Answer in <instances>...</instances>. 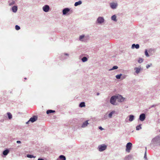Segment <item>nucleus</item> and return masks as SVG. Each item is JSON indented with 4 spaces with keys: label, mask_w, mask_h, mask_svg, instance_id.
<instances>
[{
    "label": "nucleus",
    "mask_w": 160,
    "mask_h": 160,
    "mask_svg": "<svg viewBox=\"0 0 160 160\" xmlns=\"http://www.w3.org/2000/svg\"><path fill=\"white\" fill-rule=\"evenodd\" d=\"M117 95L113 96L111 98L110 102L113 105H115L116 101L117 99Z\"/></svg>",
    "instance_id": "2"
},
{
    "label": "nucleus",
    "mask_w": 160,
    "mask_h": 160,
    "mask_svg": "<svg viewBox=\"0 0 160 160\" xmlns=\"http://www.w3.org/2000/svg\"><path fill=\"white\" fill-rule=\"evenodd\" d=\"M38 119V117L37 116H33L32 117L30 118L29 121H30L32 122H33L36 121Z\"/></svg>",
    "instance_id": "7"
},
{
    "label": "nucleus",
    "mask_w": 160,
    "mask_h": 160,
    "mask_svg": "<svg viewBox=\"0 0 160 160\" xmlns=\"http://www.w3.org/2000/svg\"><path fill=\"white\" fill-rule=\"evenodd\" d=\"M55 112V110H47L46 113L47 114H48L51 113Z\"/></svg>",
    "instance_id": "23"
},
{
    "label": "nucleus",
    "mask_w": 160,
    "mask_h": 160,
    "mask_svg": "<svg viewBox=\"0 0 160 160\" xmlns=\"http://www.w3.org/2000/svg\"><path fill=\"white\" fill-rule=\"evenodd\" d=\"M8 2L9 5L11 6L14 4L15 2L13 0H10L8 1Z\"/></svg>",
    "instance_id": "21"
},
{
    "label": "nucleus",
    "mask_w": 160,
    "mask_h": 160,
    "mask_svg": "<svg viewBox=\"0 0 160 160\" xmlns=\"http://www.w3.org/2000/svg\"><path fill=\"white\" fill-rule=\"evenodd\" d=\"M115 112L114 111H112L108 114V117L109 118H111L113 114L115 113Z\"/></svg>",
    "instance_id": "26"
},
{
    "label": "nucleus",
    "mask_w": 160,
    "mask_h": 160,
    "mask_svg": "<svg viewBox=\"0 0 160 160\" xmlns=\"http://www.w3.org/2000/svg\"><path fill=\"white\" fill-rule=\"evenodd\" d=\"M145 55L147 57H148L149 56V55L148 52V51L147 49H146L145 50Z\"/></svg>",
    "instance_id": "35"
},
{
    "label": "nucleus",
    "mask_w": 160,
    "mask_h": 160,
    "mask_svg": "<svg viewBox=\"0 0 160 160\" xmlns=\"http://www.w3.org/2000/svg\"><path fill=\"white\" fill-rule=\"evenodd\" d=\"M117 99L118 101L119 102H122L124 101V98H123L121 95H117Z\"/></svg>",
    "instance_id": "12"
},
{
    "label": "nucleus",
    "mask_w": 160,
    "mask_h": 160,
    "mask_svg": "<svg viewBox=\"0 0 160 160\" xmlns=\"http://www.w3.org/2000/svg\"><path fill=\"white\" fill-rule=\"evenodd\" d=\"M132 158V156L130 155H129L126 156L124 160H129Z\"/></svg>",
    "instance_id": "24"
},
{
    "label": "nucleus",
    "mask_w": 160,
    "mask_h": 160,
    "mask_svg": "<svg viewBox=\"0 0 160 160\" xmlns=\"http://www.w3.org/2000/svg\"><path fill=\"white\" fill-rule=\"evenodd\" d=\"M141 124H139L136 127V129L137 130H139L142 128L141 127Z\"/></svg>",
    "instance_id": "31"
},
{
    "label": "nucleus",
    "mask_w": 160,
    "mask_h": 160,
    "mask_svg": "<svg viewBox=\"0 0 160 160\" xmlns=\"http://www.w3.org/2000/svg\"><path fill=\"white\" fill-rule=\"evenodd\" d=\"M69 57V54L67 53H62L61 55V59L63 60Z\"/></svg>",
    "instance_id": "8"
},
{
    "label": "nucleus",
    "mask_w": 160,
    "mask_h": 160,
    "mask_svg": "<svg viewBox=\"0 0 160 160\" xmlns=\"http://www.w3.org/2000/svg\"><path fill=\"white\" fill-rule=\"evenodd\" d=\"M38 160H44V159L42 158H39Z\"/></svg>",
    "instance_id": "44"
},
{
    "label": "nucleus",
    "mask_w": 160,
    "mask_h": 160,
    "mask_svg": "<svg viewBox=\"0 0 160 160\" xmlns=\"http://www.w3.org/2000/svg\"><path fill=\"white\" fill-rule=\"evenodd\" d=\"M157 106L156 105H153L152 106H151L149 108V109H150L151 108Z\"/></svg>",
    "instance_id": "38"
},
{
    "label": "nucleus",
    "mask_w": 160,
    "mask_h": 160,
    "mask_svg": "<svg viewBox=\"0 0 160 160\" xmlns=\"http://www.w3.org/2000/svg\"><path fill=\"white\" fill-rule=\"evenodd\" d=\"M118 68V67L117 66H113L112 68L109 70V71H111L113 70L116 69Z\"/></svg>",
    "instance_id": "32"
},
{
    "label": "nucleus",
    "mask_w": 160,
    "mask_h": 160,
    "mask_svg": "<svg viewBox=\"0 0 160 160\" xmlns=\"http://www.w3.org/2000/svg\"><path fill=\"white\" fill-rule=\"evenodd\" d=\"M82 2L81 1L79 0L78 1L75 2L74 4V6H77L78 5H81L82 4Z\"/></svg>",
    "instance_id": "22"
},
{
    "label": "nucleus",
    "mask_w": 160,
    "mask_h": 160,
    "mask_svg": "<svg viewBox=\"0 0 160 160\" xmlns=\"http://www.w3.org/2000/svg\"><path fill=\"white\" fill-rule=\"evenodd\" d=\"M96 22L98 23L102 24L104 22V19L103 17H99L98 18Z\"/></svg>",
    "instance_id": "5"
},
{
    "label": "nucleus",
    "mask_w": 160,
    "mask_h": 160,
    "mask_svg": "<svg viewBox=\"0 0 160 160\" xmlns=\"http://www.w3.org/2000/svg\"><path fill=\"white\" fill-rule=\"evenodd\" d=\"M122 79H124V78H125L126 77V75H122Z\"/></svg>",
    "instance_id": "40"
},
{
    "label": "nucleus",
    "mask_w": 160,
    "mask_h": 160,
    "mask_svg": "<svg viewBox=\"0 0 160 160\" xmlns=\"http://www.w3.org/2000/svg\"><path fill=\"white\" fill-rule=\"evenodd\" d=\"M7 115L8 116V118L9 119H11L12 118V114L9 112H7Z\"/></svg>",
    "instance_id": "28"
},
{
    "label": "nucleus",
    "mask_w": 160,
    "mask_h": 160,
    "mask_svg": "<svg viewBox=\"0 0 160 160\" xmlns=\"http://www.w3.org/2000/svg\"><path fill=\"white\" fill-rule=\"evenodd\" d=\"M122 76V74H118L116 75V77L117 79H119L120 78L121 76Z\"/></svg>",
    "instance_id": "33"
},
{
    "label": "nucleus",
    "mask_w": 160,
    "mask_h": 160,
    "mask_svg": "<svg viewBox=\"0 0 160 160\" xmlns=\"http://www.w3.org/2000/svg\"><path fill=\"white\" fill-rule=\"evenodd\" d=\"M107 146L104 144H102L98 146V149L99 151L102 152L107 148Z\"/></svg>",
    "instance_id": "4"
},
{
    "label": "nucleus",
    "mask_w": 160,
    "mask_h": 160,
    "mask_svg": "<svg viewBox=\"0 0 160 160\" xmlns=\"http://www.w3.org/2000/svg\"><path fill=\"white\" fill-rule=\"evenodd\" d=\"M139 44H133L132 46V48L134 49L136 48L137 49H138L139 48Z\"/></svg>",
    "instance_id": "16"
},
{
    "label": "nucleus",
    "mask_w": 160,
    "mask_h": 160,
    "mask_svg": "<svg viewBox=\"0 0 160 160\" xmlns=\"http://www.w3.org/2000/svg\"><path fill=\"white\" fill-rule=\"evenodd\" d=\"M152 143L154 146L160 145V137L159 136H157L153 138L152 141Z\"/></svg>",
    "instance_id": "1"
},
{
    "label": "nucleus",
    "mask_w": 160,
    "mask_h": 160,
    "mask_svg": "<svg viewBox=\"0 0 160 160\" xmlns=\"http://www.w3.org/2000/svg\"><path fill=\"white\" fill-rule=\"evenodd\" d=\"M85 103L84 102H82L80 103L79 105V107L80 108H82L85 107Z\"/></svg>",
    "instance_id": "25"
},
{
    "label": "nucleus",
    "mask_w": 160,
    "mask_h": 160,
    "mask_svg": "<svg viewBox=\"0 0 160 160\" xmlns=\"http://www.w3.org/2000/svg\"><path fill=\"white\" fill-rule=\"evenodd\" d=\"M70 9L68 8H65L62 10V14L63 15H66L68 14V12L70 11Z\"/></svg>",
    "instance_id": "9"
},
{
    "label": "nucleus",
    "mask_w": 160,
    "mask_h": 160,
    "mask_svg": "<svg viewBox=\"0 0 160 160\" xmlns=\"http://www.w3.org/2000/svg\"><path fill=\"white\" fill-rule=\"evenodd\" d=\"M24 79H27V78H24Z\"/></svg>",
    "instance_id": "47"
},
{
    "label": "nucleus",
    "mask_w": 160,
    "mask_h": 160,
    "mask_svg": "<svg viewBox=\"0 0 160 160\" xmlns=\"http://www.w3.org/2000/svg\"><path fill=\"white\" fill-rule=\"evenodd\" d=\"M30 122V121H29V120H28L27 122H26V123L27 124H28V122Z\"/></svg>",
    "instance_id": "45"
},
{
    "label": "nucleus",
    "mask_w": 160,
    "mask_h": 160,
    "mask_svg": "<svg viewBox=\"0 0 160 160\" xmlns=\"http://www.w3.org/2000/svg\"><path fill=\"white\" fill-rule=\"evenodd\" d=\"M145 148H146V151H145V153L144 154V158H147V157H146V149H147V148H146V147Z\"/></svg>",
    "instance_id": "39"
},
{
    "label": "nucleus",
    "mask_w": 160,
    "mask_h": 160,
    "mask_svg": "<svg viewBox=\"0 0 160 160\" xmlns=\"http://www.w3.org/2000/svg\"><path fill=\"white\" fill-rule=\"evenodd\" d=\"M43 10L45 12H48L50 9V7L49 5H46L42 7Z\"/></svg>",
    "instance_id": "6"
},
{
    "label": "nucleus",
    "mask_w": 160,
    "mask_h": 160,
    "mask_svg": "<svg viewBox=\"0 0 160 160\" xmlns=\"http://www.w3.org/2000/svg\"><path fill=\"white\" fill-rule=\"evenodd\" d=\"M99 129H100L101 130H103V128L101 126H99Z\"/></svg>",
    "instance_id": "42"
},
{
    "label": "nucleus",
    "mask_w": 160,
    "mask_h": 160,
    "mask_svg": "<svg viewBox=\"0 0 160 160\" xmlns=\"http://www.w3.org/2000/svg\"><path fill=\"white\" fill-rule=\"evenodd\" d=\"M129 121L131 122L133 121L134 119V116L132 115H130L129 116Z\"/></svg>",
    "instance_id": "18"
},
{
    "label": "nucleus",
    "mask_w": 160,
    "mask_h": 160,
    "mask_svg": "<svg viewBox=\"0 0 160 160\" xmlns=\"http://www.w3.org/2000/svg\"><path fill=\"white\" fill-rule=\"evenodd\" d=\"M107 118V116L106 115H105L102 118L103 119H105Z\"/></svg>",
    "instance_id": "41"
},
{
    "label": "nucleus",
    "mask_w": 160,
    "mask_h": 160,
    "mask_svg": "<svg viewBox=\"0 0 160 160\" xmlns=\"http://www.w3.org/2000/svg\"><path fill=\"white\" fill-rule=\"evenodd\" d=\"M132 147V144L130 142H128L126 145V151L130 152Z\"/></svg>",
    "instance_id": "3"
},
{
    "label": "nucleus",
    "mask_w": 160,
    "mask_h": 160,
    "mask_svg": "<svg viewBox=\"0 0 160 160\" xmlns=\"http://www.w3.org/2000/svg\"><path fill=\"white\" fill-rule=\"evenodd\" d=\"M15 29L17 30H18L20 29V28L19 26L16 25L15 27Z\"/></svg>",
    "instance_id": "36"
},
{
    "label": "nucleus",
    "mask_w": 160,
    "mask_h": 160,
    "mask_svg": "<svg viewBox=\"0 0 160 160\" xmlns=\"http://www.w3.org/2000/svg\"><path fill=\"white\" fill-rule=\"evenodd\" d=\"M145 118L146 117L145 114L143 113L140 115L139 119L141 121H143L145 120Z\"/></svg>",
    "instance_id": "11"
},
{
    "label": "nucleus",
    "mask_w": 160,
    "mask_h": 160,
    "mask_svg": "<svg viewBox=\"0 0 160 160\" xmlns=\"http://www.w3.org/2000/svg\"><path fill=\"white\" fill-rule=\"evenodd\" d=\"M99 95V93H97V95Z\"/></svg>",
    "instance_id": "46"
},
{
    "label": "nucleus",
    "mask_w": 160,
    "mask_h": 160,
    "mask_svg": "<svg viewBox=\"0 0 160 160\" xmlns=\"http://www.w3.org/2000/svg\"><path fill=\"white\" fill-rule=\"evenodd\" d=\"M18 10V7L17 6H14L12 8V10L13 12H17Z\"/></svg>",
    "instance_id": "19"
},
{
    "label": "nucleus",
    "mask_w": 160,
    "mask_h": 160,
    "mask_svg": "<svg viewBox=\"0 0 160 160\" xmlns=\"http://www.w3.org/2000/svg\"><path fill=\"white\" fill-rule=\"evenodd\" d=\"M66 158L63 155H60L59 158H58L57 160H66Z\"/></svg>",
    "instance_id": "15"
},
{
    "label": "nucleus",
    "mask_w": 160,
    "mask_h": 160,
    "mask_svg": "<svg viewBox=\"0 0 160 160\" xmlns=\"http://www.w3.org/2000/svg\"><path fill=\"white\" fill-rule=\"evenodd\" d=\"M88 60V58L86 57H84L81 59L82 61L83 62H86Z\"/></svg>",
    "instance_id": "27"
},
{
    "label": "nucleus",
    "mask_w": 160,
    "mask_h": 160,
    "mask_svg": "<svg viewBox=\"0 0 160 160\" xmlns=\"http://www.w3.org/2000/svg\"><path fill=\"white\" fill-rule=\"evenodd\" d=\"M134 70L135 71V73L138 74L140 72L141 69V68L135 67L134 68Z\"/></svg>",
    "instance_id": "14"
},
{
    "label": "nucleus",
    "mask_w": 160,
    "mask_h": 160,
    "mask_svg": "<svg viewBox=\"0 0 160 160\" xmlns=\"http://www.w3.org/2000/svg\"><path fill=\"white\" fill-rule=\"evenodd\" d=\"M117 6V4L115 3H111L110 4L111 8L113 9H116Z\"/></svg>",
    "instance_id": "13"
},
{
    "label": "nucleus",
    "mask_w": 160,
    "mask_h": 160,
    "mask_svg": "<svg viewBox=\"0 0 160 160\" xmlns=\"http://www.w3.org/2000/svg\"><path fill=\"white\" fill-rule=\"evenodd\" d=\"M88 120H87L83 122L82 125L81 127L83 128L86 127L89 124L88 122Z\"/></svg>",
    "instance_id": "17"
},
{
    "label": "nucleus",
    "mask_w": 160,
    "mask_h": 160,
    "mask_svg": "<svg viewBox=\"0 0 160 160\" xmlns=\"http://www.w3.org/2000/svg\"><path fill=\"white\" fill-rule=\"evenodd\" d=\"M9 152V150L8 149H6L5 150L3 151L2 155V156L3 157H5L8 154Z\"/></svg>",
    "instance_id": "10"
},
{
    "label": "nucleus",
    "mask_w": 160,
    "mask_h": 160,
    "mask_svg": "<svg viewBox=\"0 0 160 160\" xmlns=\"http://www.w3.org/2000/svg\"><path fill=\"white\" fill-rule=\"evenodd\" d=\"M116 15H112L111 17V19L112 20L116 22L117 21V20L116 19Z\"/></svg>",
    "instance_id": "20"
},
{
    "label": "nucleus",
    "mask_w": 160,
    "mask_h": 160,
    "mask_svg": "<svg viewBox=\"0 0 160 160\" xmlns=\"http://www.w3.org/2000/svg\"><path fill=\"white\" fill-rule=\"evenodd\" d=\"M27 157L28 158H36L35 156H33L32 155L29 154H27Z\"/></svg>",
    "instance_id": "29"
},
{
    "label": "nucleus",
    "mask_w": 160,
    "mask_h": 160,
    "mask_svg": "<svg viewBox=\"0 0 160 160\" xmlns=\"http://www.w3.org/2000/svg\"><path fill=\"white\" fill-rule=\"evenodd\" d=\"M143 60L141 58H139L138 60V62L139 63H141L143 62Z\"/></svg>",
    "instance_id": "34"
},
{
    "label": "nucleus",
    "mask_w": 160,
    "mask_h": 160,
    "mask_svg": "<svg viewBox=\"0 0 160 160\" xmlns=\"http://www.w3.org/2000/svg\"><path fill=\"white\" fill-rule=\"evenodd\" d=\"M85 36L84 35H82L80 36L79 38V40L81 41H84V40L83 39H84Z\"/></svg>",
    "instance_id": "30"
},
{
    "label": "nucleus",
    "mask_w": 160,
    "mask_h": 160,
    "mask_svg": "<svg viewBox=\"0 0 160 160\" xmlns=\"http://www.w3.org/2000/svg\"><path fill=\"white\" fill-rule=\"evenodd\" d=\"M152 65V64L151 63L150 65L149 64H147L146 65V68H149Z\"/></svg>",
    "instance_id": "37"
},
{
    "label": "nucleus",
    "mask_w": 160,
    "mask_h": 160,
    "mask_svg": "<svg viewBox=\"0 0 160 160\" xmlns=\"http://www.w3.org/2000/svg\"><path fill=\"white\" fill-rule=\"evenodd\" d=\"M16 142L17 143H18V144L21 143V142L20 141H17Z\"/></svg>",
    "instance_id": "43"
}]
</instances>
